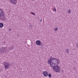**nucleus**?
Masks as SVG:
<instances>
[{
    "mask_svg": "<svg viewBox=\"0 0 78 78\" xmlns=\"http://www.w3.org/2000/svg\"><path fill=\"white\" fill-rule=\"evenodd\" d=\"M73 50H75L76 49H73Z\"/></svg>",
    "mask_w": 78,
    "mask_h": 78,
    "instance_id": "obj_23",
    "label": "nucleus"
},
{
    "mask_svg": "<svg viewBox=\"0 0 78 78\" xmlns=\"http://www.w3.org/2000/svg\"><path fill=\"white\" fill-rule=\"evenodd\" d=\"M30 14H33V15H34V16H35L36 15L33 12H30Z\"/></svg>",
    "mask_w": 78,
    "mask_h": 78,
    "instance_id": "obj_12",
    "label": "nucleus"
},
{
    "mask_svg": "<svg viewBox=\"0 0 78 78\" xmlns=\"http://www.w3.org/2000/svg\"><path fill=\"white\" fill-rule=\"evenodd\" d=\"M42 21V20H40V22H41V21Z\"/></svg>",
    "mask_w": 78,
    "mask_h": 78,
    "instance_id": "obj_19",
    "label": "nucleus"
},
{
    "mask_svg": "<svg viewBox=\"0 0 78 78\" xmlns=\"http://www.w3.org/2000/svg\"><path fill=\"white\" fill-rule=\"evenodd\" d=\"M4 66L5 69H9V66H10V65L9 63L6 62L4 63Z\"/></svg>",
    "mask_w": 78,
    "mask_h": 78,
    "instance_id": "obj_3",
    "label": "nucleus"
},
{
    "mask_svg": "<svg viewBox=\"0 0 78 78\" xmlns=\"http://www.w3.org/2000/svg\"><path fill=\"white\" fill-rule=\"evenodd\" d=\"M58 61H59L58 59H56V58L51 56L48 61L47 62L48 64H50V67H52V68L54 71L57 73H60L61 69L59 67L60 66L58 65L55 66L56 65V64H58Z\"/></svg>",
    "mask_w": 78,
    "mask_h": 78,
    "instance_id": "obj_1",
    "label": "nucleus"
},
{
    "mask_svg": "<svg viewBox=\"0 0 78 78\" xmlns=\"http://www.w3.org/2000/svg\"><path fill=\"white\" fill-rule=\"evenodd\" d=\"M10 2L11 3H13L14 5L17 4V0H10Z\"/></svg>",
    "mask_w": 78,
    "mask_h": 78,
    "instance_id": "obj_5",
    "label": "nucleus"
},
{
    "mask_svg": "<svg viewBox=\"0 0 78 78\" xmlns=\"http://www.w3.org/2000/svg\"><path fill=\"white\" fill-rule=\"evenodd\" d=\"M70 11H71L70 10H69L68 11V12H69V13H70Z\"/></svg>",
    "mask_w": 78,
    "mask_h": 78,
    "instance_id": "obj_17",
    "label": "nucleus"
},
{
    "mask_svg": "<svg viewBox=\"0 0 78 78\" xmlns=\"http://www.w3.org/2000/svg\"><path fill=\"white\" fill-rule=\"evenodd\" d=\"M43 74L44 76L47 77L48 76V72L47 71H44L43 72Z\"/></svg>",
    "mask_w": 78,
    "mask_h": 78,
    "instance_id": "obj_6",
    "label": "nucleus"
},
{
    "mask_svg": "<svg viewBox=\"0 0 78 78\" xmlns=\"http://www.w3.org/2000/svg\"><path fill=\"white\" fill-rule=\"evenodd\" d=\"M48 75L49 77V78L51 77V74H48Z\"/></svg>",
    "mask_w": 78,
    "mask_h": 78,
    "instance_id": "obj_11",
    "label": "nucleus"
},
{
    "mask_svg": "<svg viewBox=\"0 0 78 78\" xmlns=\"http://www.w3.org/2000/svg\"><path fill=\"white\" fill-rule=\"evenodd\" d=\"M1 16L0 17V20H3V21H5V16H2V17Z\"/></svg>",
    "mask_w": 78,
    "mask_h": 78,
    "instance_id": "obj_8",
    "label": "nucleus"
},
{
    "mask_svg": "<svg viewBox=\"0 0 78 78\" xmlns=\"http://www.w3.org/2000/svg\"><path fill=\"white\" fill-rule=\"evenodd\" d=\"M76 47L78 48V43L76 44Z\"/></svg>",
    "mask_w": 78,
    "mask_h": 78,
    "instance_id": "obj_18",
    "label": "nucleus"
},
{
    "mask_svg": "<svg viewBox=\"0 0 78 78\" xmlns=\"http://www.w3.org/2000/svg\"><path fill=\"white\" fill-rule=\"evenodd\" d=\"M55 31H57L58 30V28H56L54 29Z\"/></svg>",
    "mask_w": 78,
    "mask_h": 78,
    "instance_id": "obj_15",
    "label": "nucleus"
},
{
    "mask_svg": "<svg viewBox=\"0 0 78 78\" xmlns=\"http://www.w3.org/2000/svg\"><path fill=\"white\" fill-rule=\"evenodd\" d=\"M36 45H39V46H40V45H41V46H42V43L41 41L39 40H37L36 41Z\"/></svg>",
    "mask_w": 78,
    "mask_h": 78,
    "instance_id": "obj_4",
    "label": "nucleus"
},
{
    "mask_svg": "<svg viewBox=\"0 0 78 78\" xmlns=\"http://www.w3.org/2000/svg\"><path fill=\"white\" fill-rule=\"evenodd\" d=\"M13 48H14L13 47H12V46H11V49H10V50H13Z\"/></svg>",
    "mask_w": 78,
    "mask_h": 78,
    "instance_id": "obj_16",
    "label": "nucleus"
},
{
    "mask_svg": "<svg viewBox=\"0 0 78 78\" xmlns=\"http://www.w3.org/2000/svg\"><path fill=\"white\" fill-rule=\"evenodd\" d=\"M30 29H32V26L31 25H30Z\"/></svg>",
    "mask_w": 78,
    "mask_h": 78,
    "instance_id": "obj_14",
    "label": "nucleus"
},
{
    "mask_svg": "<svg viewBox=\"0 0 78 78\" xmlns=\"http://www.w3.org/2000/svg\"><path fill=\"white\" fill-rule=\"evenodd\" d=\"M53 9L54 11H55V12H56V8H53Z\"/></svg>",
    "mask_w": 78,
    "mask_h": 78,
    "instance_id": "obj_13",
    "label": "nucleus"
},
{
    "mask_svg": "<svg viewBox=\"0 0 78 78\" xmlns=\"http://www.w3.org/2000/svg\"><path fill=\"white\" fill-rule=\"evenodd\" d=\"M5 62H4V63H5Z\"/></svg>",
    "mask_w": 78,
    "mask_h": 78,
    "instance_id": "obj_22",
    "label": "nucleus"
},
{
    "mask_svg": "<svg viewBox=\"0 0 78 78\" xmlns=\"http://www.w3.org/2000/svg\"><path fill=\"white\" fill-rule=\"evenodd\" d=\"M32 2H34V0H31Z\"/></svg>",
    "mask_w": 78,
    "mask_h": 78,
    "instance_id": "obj_20",
    "label": "nucleus"
},
{
    "mask_svg": "<svg viewBox=\"0 0 78 78\" xmlns=\"http://www.w3.org/2000/svg\"><path fill=\"white\" fill-rule=\"evenodd\" d=\"M2 16H3V12L2 10H0V17H2Z\"/></svg>",
    "mask_w": 78,
    "mask_h": 78,
    "instance_id": "obj_7",
    "label": "nucleus"
},
{
    "mask_svg": "<svg viewBox=\"0 0 78 78\" xmlns=\"http://www.w3.org/2000/svg\"><path fill=\"white\" fill-rule=\"evenodd\" d=\"M69 51H70V50H69V49L68 48L66 49V53H69Z\"/></svg>",
    "mask_w": 78,
    "mask_h": 78,
    "instance_id": "obj_10",
    "label": "nucleus"
},
{
    "mask_svg": "<svg viewBox=\"0 0 78 78\" xmlns=\"http://www.w3.org/2000/svg\"><path fill=\"white\" fill-rule=\"evenodd\" d=\"M6 47H2V48H0V53H3L5 51H6Z\"/></svg>",
    "mask_w": 78,
    "mask_h": 78,
    "instance_id": "obj_2",
    "label": "nucleus"
},
{
    "mask_svg": "<svg viewBox=\"0 0 78 78\" xmlns=\"http://www.w3.org/2000/svg\"><path fill=\"white\" fill-rule=\"evenodd\" d=\"M3 27H4L3 23H0V28H2Z\"/></svg>",
    "mask_w": 78,
    "mask_h": 78,
    "instance_id": "obj_9",
    "label": "nucleus"
},
{
    "mask_svg": "<svg viewBox=\"0 0 78 78\" xmlns=\"http://www.w3.org/2000/svg\"><path fill=\"white\" fill-rule=\"evenodd\" d=\"M73 69H75V67H73Z\"/></svg>",
    "mask_w": 78,
    "mask_h": 78,
    "instance_id": "obj_21",
    "label": "nucleus"
}]
</instances>
